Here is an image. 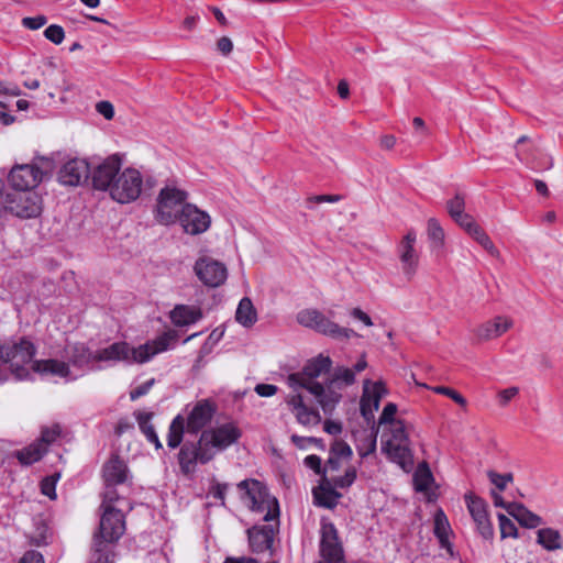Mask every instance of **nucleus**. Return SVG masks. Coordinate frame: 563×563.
I'll list each match as a JSON object with an SVG mask.
<instances>
[{
	"label": "nucleus",
	"instance_id": "obj_32",
	"mask_svg": "<svg viewBox=\"0 0 563 563\" xmlns=\"http://www.w3.org/2000/svg\"><path fill=\"white\" fill-rule=\"evenodd\" d=\"M537 543L547 551L560 550L563 547L561 533L553 528H542L537 532Z\"/></svg>",
	"mask_w": 563,
	"mask_h": 563
},
{
	"label": "nucleus",
	"instance_id": "obj_42",
	"mask_svg": "<svg viewBox=\"0 0 563 563\" xmlns=\"http://www.w3.org/2000/svg\"><path fill=\"white\" fill-rule=\"evenodd\" d=\"M62 429L59 424H54L52 427H45L42 429L41 437L36 443H42L46 449L49 444L55 442V440L60 435Z\"/></svg>",
	"mask_w": 563,
	"mask_h": 563
},
{
	"label": "nucleus",
	"instance_id": "obj_2",
	"mask_svg": "<svg viewBox=\"0 0 563 563\" xmlns=\"http://www.w3.org/2000/svg\"><path fill=\"white\" fill-rule=\"evenodd\" d=\"M367 365L365 355H362L352 367H334L325 378L324 385H314L316 393L323 394L320 407L325 415H332L342 399V390L352 386L356 382L355 375L363 372Z\"/></svg>",
	"mask_w": 563,
	"mask_h": 563
},
{
	"label": "nucleus",
	"instance_id": "obj_53",
	"mask_svg": "<svg viewBox=\"0 0 563 563\" xmlns=\"http://www.w3.org/2000/svg\"><path fill=\"white\" fill-rule=\"evenodd\" d=\"M303 463L307 467L314 471L317 474L322 475V477L325 476V468L322 467V461L318 455H308Z\"/></svg>",
	"mask_w": 563,
	"mask_h": 563
},
{
	"label": "nucleus",
	"instance_id": "obj_31",
	"mask_svg": "<svg viewBox=\"0 0 563 563\" xmlns=\"http://www.w3.org/2000/svg\"><path fill=\"white\" fill-rule=\"evenodd\" d=\"M45 453L46 448L42 443L33 442L21 450L14 451L13 456L18 459L20 464L29 466L40 461Z\"/></svg>",
	"mask_w": 563,
	"mask_h": 563
},
{
	"label": "nucleus",
	"instance_id": "obj_41",
	"mask_svg": "<svg viewBox=\"0 0 563 563\" xmlns=\"http://www.w3.org/2000/svg\"><path fill=\"white\" fill-rule=\"evenodd\" d=\"M446 210L452 219L456 217H461V214L465 213V197L464 195L457 192L455 196L446 201Z\"/></svg>",
	"mask_w": 563,
	"mask_h": 563
},
{
	"label": "nucleus",
	"instance_id": "obj_35",
	"mask_svg": "<svg viewBox=\"0 0 563 563\" xmlns=\"http://www.w3.org/2000/svg\"><path fill=\"white\" fill-rule=\"evenodd\" d=\"M451 531L446 516L442 510H439L434 517V534L439 539L442 548L451 549L449 542V532Z\"/></svg>",
	"mask_w": 563,
	"mask_h": 563
},
{
	"label": "nucleus",
	"instance_id": "obj_56",
	"mask_svg": "<svg viewBox=\"0 0 563 563\" xmlns=\"http://www.w3.org/2000/svg\"><path fill=\"white\" fill-rule=\"evenodd\" d=\"M228 489H229V484H227V483H216L211 487L210 494L212 495L213 498L220 500V504L222 506H224L225 505V494H227Z\"/></svg>",
	"mask_w": 563,
	"mask_h": 563
},
{
	"label": "nucleus",
	"instance_id": "obj_27",
	"mask_svg": "<svg viewBox=\"0 0 563 563\" xmlns=\"http://www.w3.org/2000/svg\"><path fill=\"white\" fill-rule=\"evenodd\" d=\"M511 327L512 320L510 318L498 316L481 324L476 330V335L478 339L487 341L500 336Z\"/></svg>",
	"mask_w": 563,
	"mask_h": 563
},
{
	"label": "nucleus",
	"instance_id": "obj_12",
	"mask_svg": "<svg viewBox=\"0 0 563 563\" xmlns=\"http://www.w3.org/2000/svg\"><path fill=\"white\" fill-rule=\"evenodd\" d=\"M142 186L143 178L141 173L134 168H125L115 178L109 194L119 203H129L140 197Z\"/></svg>",
	"mask_w": 563,
	"mask_h": 563
},
{
	"label": "nucleus",
	"instance_id": "obj_15",
	"mask_svg": "<svg viewBox=\"0 0 563 563\" xmlns=\"http://www.w3.org/2000/svg\"><path fill=\"white\" fill-rule=\"evenodd\" d=\"M212 459L213 454L200 444V439L197 443L185 442L178 452V464L184 475L191 474L197 463L206 464Z\"/></svg>",
	"mask_w": 563,
	"mask_h": 563
},
{
	"label": "nucleus",
	"instance_id": "obj_3",
	"mask_svg": "<svg viewBox=\"0 0 563 563\" xmlns=\"http://www.w3.org/2000/svg\"><path fill=\"white\" fill-rule=\"evenodd\" d=\"M125 531V519L122 509L106 508L102 511L99 529L92 538L91 551L98 555H113V549Z\"/></svg>",
	"mask_w": 563,
	"mask_h": 563
},
{
	"label": "nucleus",
	"instance_id": "obj_22",
	"mask_svg": "<svg viewBox=\"0 0 563 563\" xmlns=\"http://www.w3.org/2000/svg\"><path fill=\"white\" fill-rule=\"evenodd\" d=\"M416 240V232L413 230H409L398 246L399 258L402 264V272L408 279L413 277L419 263V255L415 250Z\"/></svg>",
	"mask_w": 563,
	"mask_h": 563
},
{
	"label": "nucleus",
	"instance_id": "obj_1",
	"mask_svg": "<svg viewBox=\"0 0 563 563\" xmlns=\"http://www.w3.org/2000/svg\"><path fill=\"white\" fill-rule=\"evenodd\" d=\"M176 331H167L152 341H147L137 347L126 342H115L97 353L90 351L84 343L67 344L64 349V356L68 366L85 372L95 362H125L128 364L148 362L158 353L169 349L170 343L177 340Z\"/></svg>",
	"mask_w": 563,
	"mask_h": 563
},
{
	"label": "nucleus",
	"instance_id": "obj_38",
	"mask_svg": "<svg viewBox=\"0 0 563 563\" xmlns=\"http://www.w3.org/2000/svg\"><path fill=\"white\" fill-rule=\"evenodd\" d=\"M141 432L145 435L146 440L154 438L156 433L154 426L151 423L153 412L136 411L134 412Z\"/></svg>",
	"mask_w": 563,
	"mask_h": 563
},
{
	"label": "nucleus",
	"instance_id": "obj_11",
	"mask_svg": "<svg viewBox=\"0 0 563 563\" xmlns=\"http://www.w3.org/2000/svg\"><path fill=\"white\" fill-rule=\"evenodd\" d=\"M241 437L240 428L234 422H227L203 430L200 434V444L209 449L214 456L217 452L224 451L236 443Z\"/></svg>",
	"mask_w": 563,
	"mask_h": 563
},
{
	"label": "nucleus",
	"instance_id": "obj_63",
	"mask_svg": "<svg viewBox=\"0 0 563 563\" xmlns=\"http://www.w3.org/2000/svg\"><path fill=\"white\" fill-rule=\"evenodd\" d=\"M19 563H44V559L40 552L30 550L23 554Z\"/></svg>",
	"mask_w": 563,
	"mask_h": 563
},
{
	"label": "nucleus",
	"instance_id": "obj_37",
	"mask_svg": "<svg viewBox=\"0 0 563 563\" xmlns=\"http://www.w3.org/2000/svg\"><path fill=\"white\" fill-rule=\"evenodd\" d=\"M427 233L432 247L440 249L443 245L444 231L437 219L430 218L428 220Z\"/></svg>",
	"mask_w": 563,
	"mask_h": 563
},
{
	"label": "nucleus",
	"instance_id": "obj_13",
	"mask_svg": "<svg viewBox=\"0 0 563 563\" xmlns=\"http://www.w3.org/2000/svg\"><path fill=\"white\" fill-rule=\"evenodd\" d=\"M5 209L13 216L30 219L41 213L40 197L33 191H14L7 194Z\"/></svg>",
	"mask_w": 563,
	"mask_h": 563
},
{
	"label": "nucleus",
	"instance_id": "obj_10",
	"mask_svg": "<svg viewBox=\"0 0 563 563\" xmlns=\"http://www.w3.org/2000/svg\"><path fill=\"white\" fill-rule=\"evenodd\" d=\"M187 191L177 187L166 186L161 189L156 206L157 221L165 225L176 223L181 208L187 205Z\"/></svg>",
	"mask_w": 563,
	"mask_h": 563
},
{
	"label": "nucleus",
	"instance_id": "obj_51",
	"mask_svg": "<svg viewBox=\"0 0 563 563\" xmlns=\"http://www.w3.org/2000/svg\"><path fill=\"white\" fill-rule=\"evenodd\" d=\"M397 412V406L394 402H388L379 417V424H388L391 426L393 422H396L395 415Z\"/></svg>",
	"mask_w": 563,
	"mask_h": 563
},
{
	"label": "nucleus",
	"instance_id": "obj_17",
	"mask_svg": "<svg viewBox=\"0 0 563 563\" xmlns=\"http://www.w3.org/2000/svg\"><path fill=\"white\" fill-rule=\"evenodd\" d=\"M194 269L197 277L208 287H219L228 277L227 267L207 256L198 258Z\"/></svg>",
	"mask_w": 563,
	"mask_h": 563
},
{
	"label": "nucleus",
	"instance_id": "obj_34",
	"mask_svg": "<svg viewBox=\"0 0 563 563\" xmlns=\"http://www.w3.org/2000/svg\"><path fill=\"white\" fill-rule=\"evenodd\" d=\"M185 418L177 415L170 422L167 434V446L169 449L178 448L184 439Z\"/></svg>",
	"mask_w": 563,
	"mask_h": 563
},
{
	"label": "nucleus",
	"instance_id": "obj_9",
	"mask_svg": "<svg viewBox=\"0 0 563 563\" xmlns=\"http://www.w3.org/2000/svg\"><path fill=\"white\" fill-rule=\"evenodd\" d=\"M42 165L22 164L15 165L8 177L10 185L16 191H32L43 180L44 176L48 174L53 164L48 158L41 159Z\"/></svg>",
	"mask_w": 563,
	"mask_h": 563
},
{
	"label": "nucleus",
	"instance_id": "obj_62",
	"mask_svg": "<svg viewBox=\"0 0 563 563\" xmlns=\"http://www.w3.org/2000/svg\"><path fill=\"white\" fill-rule=\"evenodd\" d=\"M217 48L222 55L228 56L233 49V43L230 37L222 36L217 42Z\"/></svg>",
	"mask_w": 563,
	"mask_h": 563
},
{
	"label": "nucleus",
	"instance_id": "obj_47",
	"mask_svg": "<svg viewBox=\"0 0 563 563\" xmlns=\"http://www.w3.org/2000/svg\"><path fill=\"white\" fill-rule=\"evenodd\" d=\"M356 479V468L354 466H350L343 476L335 477L331 479L332 484L335 488H349Z\"/></svg>",
	"mask_w": 563,
	"mask_h": 563
},
{
	"label": "nucleus",
	"instance_id": "obj_7",
	"mask_svg": "<svg viewBox=\"0 0 563 563\" xmlns=\"http://www.w3.org/2000/svg\"><path fill=\"white\" fill-rule=\"evenodd\" d=\"M331 367L332 360L329 356L319 354L318 356L307 361L300 372L290 374L287 378L288 385L295 391H298V389H306L320 405V398L323 397V394H317L314 385H324V383H320L317 379L323 374H329L331 372Z\"/></svg>",
	"mask_w": 563,
	"mask_h": 563
},
{
	"label": "nucleus",
	"instance_id": "obj_57",
	"mask_svg": "<svg viewBox=\"0 0 563 563\" xmlns=\"http://www.w3.org/2000/svg\"><path fill=\"white\" fill-rule=\"evenodd\" d=\"M519 393L518 387H509L503 389L498 393V400L500 406L505 407L512 398H515Z\"/></svg>",
	"mask_w": 563,
	"mask_h": 563
},
{
	"label": "nucleus",
	"instance_id": "obj_36",
	"mask_svg": "<svg viewBox=\"0 0 563 563\" xmlns=\"http://www.w3.org/2000/svg\"><path fill=\"white\" fill-rule=\"evenodd\" d=\"M376 437V432H364V434L357 439L356 450L361 457H366L375 452Z\"/></svg>",
	"mask_w": 563,
	"mask_h": 563
},
{
	"label": "nucleus",
	"instance_id": "obj_21",
	"mask_svg": "<svg viewBox=\"0 0 563 563\" xmlns=\"http://www.w3.org/2000/svg\"><path fill=\"white\" fill-rule=\"evenodd\" d=\"M90 166L86 159L73 158L66 162L58 172V181L65 186H78L88 180Z\"/></svg>",
	"mask_w": 563,
	"mask_h": 563
},
{
	"label": "nucleus",
	"instance_id": "obj_33",
	"mask_svg": "<svg viewBox=\"0 0 563 563\" xmlns=\"http://www.w3.org/2000/svg\"><path fill=\"white\" fill-rule=\"evenodd\" d=\"M235 319L246 328L252 327L256 322L257 313L250 298L244 297L241 299L235 312Z\"/></svg>",
	"mask_w": 563,
	"mask_h": 563
},
{
	"label": "nucleus",
	"instance_id": "obj_20",
	"mask_svg": "<svg viewBox=\"0 0 563 563\" xmlns=\"http://www.w3.org/2000/svg\"><path fill=\"white\" fill-rule=\"evenodd\" d=\"M217 411V406L211 399H201L197 401L187 420H185L187 431L197 434L212 420Z\"/></svg>",
	"mask_w": 563,
	"mask_h": 563
},
{
	"label": "nucleus",
	"instance_id": "obj_29",
	"mask_svg": "<svg viewBox=\"0 0 563 563\" xmlns=\"http://www.w3.org/2000/svg\"><path fill=\"white\" fill-rule=\"evenodd\" d=\"M507 511L525 528L533 529L543 523V519L539 515L532 512L522 504H509Z\"/></svg>",
	"mask_w": 563,
	"mask_h": 563
},
{
	"label": "nucleus",
	"instance_id": "obj_14",
	"mask_svg": "<svg viewBox=\"0 0 563 563\" xmlns=\"http://www.w3.org/2000/svg\"><path fill=\"white\" fill-rule=\"evenodd\" d=\"M320 534V554L324 560L322 563H346L335 526L331 521L322 519Z\"/></svg>",
	"mask_w": 563,
	"mask_h": 563
},
{
	"label": "nucleus",
	"instance_id": "obj_5",
	"mask_svg": "<svg viewBox=\"0 0 563 563\" xmlns=\"http://www.w3.org/2000/svg\"><path fill=\"white\" fill-rule=\"evenodd\" d=\"M241 493V500L255 512H265L264 520L271 521L278 517V501L271 496L267 487L260 481L249 478L236 485Z\"/></svg>",
	"mask_w": 563,
	"mask_h": 563
},
{
	"label": "nucleus",
	"instance_id": "obj_45",
	"mask_svg": "<svg viewBox=\"0 0 563 563\" xmlns=\"http://www.w3.org/2000/svg\"><path fill=\"white\" fill-rule=\"evenodd\" d=\"M59 479V474L46 476L41 481V493L49 499H56V483Z\"/></svg>",
	"mask_w": 563,
	"mask_h": 563
},
{
	"label": "nucleus",
	"instance_id": "obj_44",
	"mask_svg": "<svg viewBox=\"0 0 563 563\" xmlns=\"http://www.w3.org/2000/svg\"><path fill=\"white\" fill-rule=\"evenodd\" d=\"M487 476L490 483L499 490L503 492L506 489L507 485L514 481V475L511 473L499 474L495 471H488Z\"/></svg>",
	"mask_w": 563,
	"mask_h": 563
},
{
	"label": "nucleus",
	"instance_id": "obj_30",
	"mask_svg": "<svg viewBox=\"0 0 563 563\" xmlns=\"http://www.w3.org/2000/svg\"><path fill=\"white\" fill-rule=\"evenodd\" d=\"M170 320L177 327H186L196 323L202 318L201 310L197 307L177 305L170 311Z\"/></svg>",
	"mask_w": 563,
	"mask_h": 563
},
{
	"label": "nucleus",
	"instance_id": "obj_25",
	"mask_svg": "<svg viewBox=\"0 0 563 563\" xmlns=\"http://www.w3.org/2000/svg\"><path fill=\"white\" fill-rule=\"evenodd\" d=\"M102 477L110 485H122L129 481L130 471L126 463L118 454H113L102 467Z\"/></svg>",
	"mask_w": 563,
	"mask_h": 563
},
{
	"label": "nucleus",
	"instance_id": "obj_18",
	"mask_svg": "<svg viewBox=\"0 0 563 563\" xmlns=\"http://www.w3.org/2000/svg\"><path fill=\"white\" fill-rule=\"evenodd\" d=\"M176 222L186 233L198 235L210 228L211 219L207 212L198 209L195 205L187 203L181 208V213Z\"/></svg>",
	"mask_w": 563,
	"mask_h": 563
},
{
	"label": "nucleus",
	"instance_id": "obj_64",
	"mask_svg": "<svg viewBox=\"0 0 563 563\" xmlns=\"http://www.w3.org/2000/svg\"><path fill=\"white\" fill-rule=\"evenodd\" d=\"M341 199H342V197L340 195H319V196L309 197L308 198V202H316V203L331 202V203H334V202L340 201Z\"/></svg>",
	"mask_w": 563,
	"mask_h": 563
},
{
	"label": "nucleus",
	"instance_id": "obj_54",
	"mask_svg": "<svg viewBox=\"0 0 563 563\" xmlns=\"http://www.w3.org/2000/svg\"><path fill=\"white\" fill-rule=\"evenodd\" d=\"M431 482H432V475L428 470L423 474H417L415 476V485H416V489L418 492L427 490L429 488Z\"/></svg>",
	"mask_w": 563,
	"mask_h": 563
},
{
	"label": "nucleus",
	"instance_id": "obj_40",
	"mask_svg": "<svg viewBox=\"0 0 563 563\" xmlns=\"http://www.w3.org/2000/svg\"><path fill=\"white\" fill-rule=\"evenodd\" d=\"M118 485L119 484L110 485V483H104L103 499L101 504L102 510H106V508H115L114 503L122 500L117 489Z\"/></svg>",
	"mask_w": 563,
	"mask_h": 563
},
{
	"label": "nucleus",
	"instance_id": "obj_60",
	"mask_svg": "<svg viewBox=\"0 0 563 563\" xmlns=\"http://www.w3.org/2000/svg\"><path fill=\"white\" fill-rule=\"evenodd\" d=\"M278 390V387L273 384H257L255 386V393L261 397H272Z\"/></svg>",
	"mask_w": 563,
	"mask_h": 563
},
{
	"label": "nucleus",
	"instance_id": "obj_28",
	"mask_svg": "<svg viewBox=\"0 0 563 563\" xmlns=\"http://www.w3.org/2000/svg\"><path fill=\"white\" fill-rule=\"evenodd\" d=\"M32 371L41 374H52L63 378L76 379L78 375H71V371L66 362L58 360L35 361Z\"/></svg>",
	"mask_w": 563,
	"mask_h": 563
},
{
	"label": "nucleus",
	"instance_id": "obj_50",
	"mask_svg": "<svg viewBox=\"0 0 563 563\" xmlns=\"http://www.w3.org/2000/svg\"><path fill=\"white\" fill-rule=\"evenodd\" d=\"M291 442L298 448V449H306L308 444H316L320 448H323V442L321 439L313 438V437H300L297 434H292L290 438Z\"/></svg>",
	"mask_w": 563,
	"mask_h": 563
},
{
	"label": "nucleus",
	"instance_id": "obj_59",
	"mask_svg": "<svg viewBox=\"0 0 563 563\" xmlns=\"http://www.w3.org/2000/svg\"><path fill=\"white\" fill-rule=\"evenodd\" d=\"M96 110L107 120H111L114 117V108L109 101H99L96 104Z\"/></svg>",
	"mask_w": 563,
	"mask_h": 563
},
{
	"label": "nucleus",
	"instance_id": "obj_61",
	"mask_svg": "<svg viewBox=\"0 0 563 563\" xmlns=\"http://www.w3.org/2000/svg\"><path fill=\"white\" fill-rule=\"evenodd\" d=\"M465 232H467L475 223V219L470 213H463L461 217L453 219Z\"/></svg>",
	"mask_w": 563,
	"mask_h": 563
},
{
	"label": "nucleus",
	"instance_id": "obj_23",
	"mask_svg": "<svg viewBox=\"0 0 563 563\" xmlns=\"http://www.w3.org/2000/svg\"><path fill=\"white\" fill-rule=\"evenodd\" d=\"M276 530L272 525L254 526L247 529L249 545L253 553L269 551L273 554V543Z\"/></svg>",
	"mask_w": 563,
	"mask_h": 563
},
{
	"label": "nucleus",
	"instance_id": "obj_6",
	"mask_svg": "<svg viewBox=\"0 0 563 563\" xmlns=\"http://www.w3.org/2000/svg\"><path fill=\"white\" fill-rule=\"evenodd\" d=\"M409 445L405 422L402 420L393 422L388 428V434L383 435L382 451L391 462L397 463L402 470H408L413 465Z\"/></svg>",
	"mask_w": 563,
	"mask_h": 563
},
{
	"label": "nucleus",
	"instance_id": "obj_16",
	"mask_svg": "<svg viewBox=\"0 0 563 563\" xmlns=\"http://www.w3.org/2000/svg\"><path fill=\"white\" fill-rule=\"evenodd\" d=\"M465 501L468 512L476 525L477 532L483 539L492 540L494 537V528L488 516L486 501L472 494L465 495Z\"/></svg>",
	"mask_w": 563,
	"mask_h": 563
},
{
	"label": "nucleus",
	"instance_id": "obj_39",
	"mask_svg": "<svg viewBox=\"0 0 563 563\" xmlns=\"http://www.w3.org/2000/svg\"><path fill=\"white\" fill-rule=\"evenodd\" d=\"M387 393L385 385L382 382L371 383L369 379L364 380L362 397H367V404L369 407L373 406V399L375 396H379V400Z\"/></svg>",
	"mask_w": 563,
	"mask_h": 563
},
{
	"label": "nucleus",
	"instance_id": "obj_46",
	"mask_svg": "<svg viewBox=\"0 0 563 563\" xmlns=\"http://www.w3.org/2000/svg\"><path fill=\"white\" fill-rule=\"evenodd\" d=\"M367 397H361V400H360V410H361V415L362 417L367 421L369 422L371 420L374 419V412L378 410L379 408V396H375L374 399H373V406L369 407V405L367 404Z\"/></svg>",
	"mask_w": 563,
	"mask_h": 563
},
{
	"label": "nucleus",
	"instance_id": "obj_4",
	"mask_svg": "<svg viewBox=\"0 0 563 563\" xmlns=\"http://www.w3.org/2000/svg\"><path fill=\"white\" fill-rule=\"evenodd\" d=\"M35 354V345L26 338L0 345V362L8 364L9 369L18 379L30 377Z\"/></svg>",
	"mask_w": 563,
	"mask_h": 563
},
{
	"label": "nucleus",
	"instance_id": "obj_58",
	"mask_svg": "<svg viewBox=\"0 0 563 563\" xmlns=\"http://www.w3.org/2000/svg\"><path fill=\"white\" fill-rule=\"evenodd\" d=\"M488 254L492 256L499 258L500 253L498 249L495 246L488 234L482 236V239L477 242Z\"/></svg>",
	"mask_w": 563,
	"mask_h": 563
},
{
	"label": "nucleus",
	"instance_id": "obj_24",
	"mask_svg": "<svg viewBox=\"0 0 563 563\" xmlns=\"http://www.w3.org/2000/svg\"><path fill=\"white\" fill-rule=\"evenodd\" d=\"M287 404L291 407L297 421L302 426H317L321 421V416L317 409L308 407L303 401V396L297 391L288 396Z\"/></svg>",
	"mask_w": 563,
	"mask_h": 563
},
{
	"label": "nucleus",
	"instance_id": "obj_49",
	"mask_svg": "<svg viewBox=\"0 0 563 563\" xmlns=\"http://www.w3.org/2000/svg\"><path fill=\"white\" fill-rule=\"evenodd\" d=\"M432 390L437 394H441V395H445L448 396L449 398H451L454 402H456L457 405L462 406V407H466V399L460 394L457 393L456 390L450 388V387H445V386H435L432 388Z\"/></svg>",
	"mask_w": 563,
	"mask_h": 563
},
{
	"label": "nucleus",
	"instance_id": "obj_43",
	"mask_svg": "<svg viewBox=\"0 0 563 563\" xmlns=\"http://www.w3.org/2000/svg\"><path fill=\"white\" fill-rule=\"evenodd\" d=\"M500 536L503 539L506 538H518V529L516 525L505 515H498Z\"/></svg>",
	"mask_w": 563,
	"mask_h": 563
},
{
	"label": "nucleus",
	"instance_id": "obj_52",
	"mask_svg": "<svg viewBox=\"0 0 563 563\" xmlns=\"http://www.w3.org/2000/svg\"><path fill=\"white\" fill-rule=\"evenodd\" d=\"M47 22V19L45 15H36V16H26L23 18L21 23L25 29L29 30H38L42 26H44Z\"/></svg>",
	"mask_w": 563,
	"mask_h": 563
},
{
	"label": "nucleus",
	"instance_id": "obj_19",
	"mask_svg": "<svg viewBox=\"0 0 563 563\" xmlns=\"http://www.w3.org/2000/svg\"><path fill=\"white\" fill-rule=\"evenodd\" d=\"M121 159L111 155L100 163L93 170H90L92 187L97 190L110 192L112 184L120 174Z\"/></svg>",
	"mask_w": 563,
	"mask_h": 563
},
{
	"label": "nucleus",
	"instance_id": "obj_55",
	"mask_svg": "<svg viewBox=\"0 0 563 563\" xmlns=\"http://www.w3.org/2000/svg\"><path fill=\"white\" fill-rule=\"evenodd\" d=\"M155 383V379L154 378H151L148 379L147 382L139 385L136 388H134L133 390L130 391V399L132 401L139 399L140 397L146 395L150 389L152 388V386L154 385Z\"/></svg>",
	"mask_w": 563,
	"mask_h": 563
},
{
	"label": "nucleus",
	"instance_id": "obj_8",
	"mask_svg": "<svg viewBox=\"0 0 563 563\" xmlns=\"http://www.w3.org/2000/svg\"><path fill=\"white\" fill-rule=\"evenodd\" d=\"M297 321L299 324L332 339L339 340L357 336V333L354 332V330L340 327L317 309H303L299 311L297 314Z\"/></svg>",
	"mask_w": 563,
	"mask_h": 563
},
{
	"label": "nucleus",
	"instance_id": "obj_48",
	"mask_svg": "<svg viewBox=\"0 0 563 563\" xmlns=\"http://www.w3.org/2000/svg\"><path fill=\"white\" fill-rule=\"evenodd\" d=\"M44 36L52 43L58 45L64 41L65 32L60 25L51 24L45 29Z\"/></svg>",
	"mask_w": 563,
	"mask_h": 563
},
{
	"label": "nucleus",
	"instance_id": "obj_26",
	"mask_svg": "<svg viewBox=\"0 0 563 563\" xmlns=\"http://www.w3.org/2000/svg\"><path fill=\"white\" fill-rule=\"evenodd\" d=\"M314 504L319 507L333 509L339 504L342 494L335 489L330 479L323 476L320 484L312 489Z\"/></svg>",
	"mask_w": 563,
	"mask_h": 563
}]
</instances>
